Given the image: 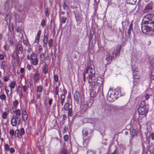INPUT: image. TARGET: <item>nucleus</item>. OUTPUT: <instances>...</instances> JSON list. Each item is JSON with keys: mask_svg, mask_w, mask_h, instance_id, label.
I'll list each match as a JSON object with an SVG mask.
<instances>
[{"mask_svg": "<svg viewBox=\"0 0 154 154\" xmlns=\"http://www.w3.org/2000/svg\"><path fill=\"white\" fill-rule=\"evenodd\" d=\"M95 71L94 66L91 65L88 66L85 71H84L83 76L84 82L86 81V78L88 80L89 83H92L95 82L96 81L95 77Z\"/></svg>", "mask_w": 154, "mask_h": 154, "instance_id": "nucleus-1", "label": "nucleus"}, {"mask_svg": "<svg viewBox=\"0 0 154 154\" xmlns=\"http://www.w3.org/2000/svg\"><path fill=\"white\" fill-rule=\"evenodd\" d=\"M121 91V88L120 87H117L114 90H112L111 88H110L106 95L107 100L110 102L114 101L119 96H122Z\"/></svg>", "mask_w": 154, "mask_h": 154, "instance_id": "nucleus-2", "label": "nucleus"}, {"mask_svg": "<svg viewBox=\"0 0 154 154\" xmlns=\"http://www.w3.org/2000/svg\"><path fill=\"white\" fill-rule=\"evenodd\" d=\"M93 132V130L89 128H84L82 130V133L84 141L83 145L85 147L88 146L89 141V139L91 138V134Z\"/></svg>", "mask_w": 154, "mask_h": 154, "instance_id": "nucleus-3", "label": "nucleus"}, {"mask_svg": "<svg viewBox=\"0 0 154 154\" xmlns=\"http://www.w3.org/2000/svg\"><path fill=\"white\" fill-rule=\"evenodd\" d=\"M104 80L101 77H98L97 79V85H95L97 86L98 93L99 94V97L100 98L103 99L104 97L103 92V86Z\"/></svg>", "mask_w": 154, "mask_h": 154, "instance_id": "nucleus-4", "label": "nucleus"}, {"mask_svg": "<svg viewBox=\"0 0 154 154\" xmlns=\"http://www.w3.org/2000/svg\"><path fill=\"white\" fill-rule=\"evenodd\" d=\"M154 21V15L149 14L144 16L143 20L142 23L151 25Z\"/></svg>", "mask_w": 154, "mask_h": 154, "instance_id": "nucleus-5", "label": "nucleus"}, {"mask_svg": "<svg viewBox=\"0 0 154 154\" xmlns=\"http://www.w3.org/2000/svg\"><path fill=\"white\" fill-rule=\"evenodd\" d=\"M141 29L143 33L151 35L154 34V31L151 25L142 23Z\"/></svg>", "mask_w": 154, "mask_h": 154, "instance_id": "nucleus-6", "label": "nucleus"}, {"mask_svg": "<svg viewBox=\"0 0 154 154\" xmlns=\"http://www.w3.org/2000/svg\"><path fill=\"white\" fill-rule=\"evenodd\" d=\"M145 106L144 102H142L140 104L138 110V112L139 114L145 115V116L146 115L148 112V110L146 109Z\"/></svg>", "mask_w": 154, "mask_h": 154, "instance_id": "nucleus-7", "label": "nucleus"}, {"mask_svg": "<svg viewBox=\"0 0 154 154\" xmlns=\"http://www.w3.org/2000/svg\"><path fill=\"white\" fill-rule=\"evenodd\" d=\"M132 69L133 71V75L134 79V84H135V82H136V80L138 79L140 77L139 75V72L137 71V69L135 66H132Z\"/></svg>", "mask_w": 154, "mask_h": 154, "instance_id": "nucleus-8", "label": "nucleus"}, {"mask_svg": "<svg viewBox=\"0 0 154 154\" xmlns=\"http://www.w3.org/2000/svg\"><path fill=\"white\" fill-rule=\"evenodd\" d=\"M21 118L14 116V115L12 116L11 117V124L13 126H16L17 125L20 124Z\"/></svg>", "mask_w": 154, "mask_h": 154, "instance_id": "nucleus-9", "label": "nucleus"}, {"mask_svg": "<svg viewBox=\"0 0 154 154\" xmlns=\"http://www.w3.org/2000/svg\"><path fill=\"white\" fill-rule=\"evenodd\" d=\"M91 88L90 89L91 91L90 93L91 97H96L97 94L99 95L98 93H97L95 91V90L97 89V86L95 85V82H93L91 84Z\"/></svg>", "mask_w": 154, "mask_h": 154, "instance_id": "nucleus-10", "label": "nucleus"}, {"mask_svg": "<svg viewBox=\"0 0 154 154\" xmlns=\"http://www.w3.org/2000/svg\"><path fill=\"white\" fill-rule=\"evenodd\" d=\"M29 60L31 64L33 66H36L38 64V60L36 55L35 54L29 57Z\"/></svg>", "mask_w": 154, "mask_h": 154, "instance_id": "nucleus-11", "label": "nucleus"}, {"mask_svg": "<svg viewBox=\"0 0 154 154\" xmlns=\"http://www.w3.org/2000/svg\"><path fill=\"white\" fill-rule=\"evenodd\" d=\"M121 47H117L116 49H115L112 53V57L114 58L119 55L120 54Z\"/></svg>", "mask_w": 154, "mask_h": 154, "instance_id": "nucleus-12", "label": "nucleus"}, {"mask_svg": "<svg viewBox=\"0 0 154 154\" xmlns=\"http://www.w3.org/2000/svg\"><path fill=\"white\" fill-rule=\"evenodd\" d=\"M24 133L25 131L23 128H21L20 131L18 129H17L15 132V136L19 138H21L23 134Z\"/></svg>", "mask_w": 154, "mask_h": 154, "instance_id": "nucleus-13", "label": "nucleus"}, {"mask_svg": "<svg viewBox=\"0 0 154 154\" xmlns=\"http://www.w3.org/2000/svg\"><path fill=\"white\" fill-rule=\"evenodd\" d=\"M34 72L35 73L33 75V79L34 82H37L40 79V74L38 71L37 70H34Z\"/></svg>", "mask_w": 154, "mask_h": 154, "instance_id": "nucleus-14", "label": "nucleus"}, {"mask_svg": "<svg viewBox=\"0 0 154 154\" xmlns=\"http://www.w3.org/2000/svg\"><path fill=\"white\" fill-rule=\"evenodd\" d=\"M12 0H8L5 4V9L8 10L12 7Z\"/></svg>", "mask_w": 154, "mask_h": 154, "instance_id": "nucleus-15", "label": "nucleus"}, {"mask_svg": "<svg viewBox=\"0 0 154 154\" xmlns=\"http://www.w3.org/2000/svg\"><path fill=\"white\" fill-rule=\"evenodd\" d=\"M11 113L12 114L15 113V115H14V116L19 118H20L21 112L20 109H19L15 108V110H13V111H11Z\"/></svg>", "mask_w": 154, "mask_h": 154, "instance_id": "nucleus-16", "label": "nucleus"}, {"mask_svg": "<svg viewBox=\"0 0 154 154\" xmlns=\"http://www.w3.org/2000/svg\"><path fill=\"white\" fill-rule=\"evenodd\" d=\"M22 118L23 120L26 122L27 120L28 115L25 109H23L22 110Z\"/></svg>", "mask_w": 154, "mask_h": 154, "instance_id": "nucleus-17", "label": "nucleus"}, {"mask_svg": "<svg viewBox=\"0 0 154 154\" xmlns=\"http://www.w3.org/2000/svg\"><path fill=\"white\" fill-rule=\"evenodd\" d=\"M153 3L151 2L147 4L145 7V10L148 11H149L153 9Z\"/></svg>", "mask_w": 154, "mask_h": 154, "instance_id": "nucleus-18", "label": "nucleus"}, {"mask_svg": "<svg viewBox=\"0 0 154 154\" xmlns=\"http://www.w3.org/2000/svg\"><path fill=\"white\" fill-rule=\"evenodd\" d=\"M132 56L133 58L137 59L140 55L138 51L134 49L133 50L132 52Z\"/></svg>", "mask_w": 154, "mask_h": 154, "instance_id": "nucleus-19", "label": "nucleus"}, {"mask_svg": "<svg viewBox=\"0 0 154 154\" xmlns=\"http://www.w3.org/2000/svg\"><path fill=\"white\" fill-rule=\"evenodd\" d=\"M27 56L26 57L27 59H29V57L35 54L32 49L31 48H29L27 51Z\"/></svg>", "mask_w": 154, "mask_h": 154, "instance_id": "nucleus-20", "label": "nucleus"}, {"mask_svg": "<svg viewBox=\"0 0 154 154\" xmlns=\"http://www.w3.org/2000/svg\"><path fill=\"white\" fill-rule=\"evenodd\" d=\"M16 50L18 53L22 54L23 51V47L20 44H18L16 47Z\"/></svg>", "mask_w": 154, "mask_h": 154, "instance_id": "nucleus-21", "label": "nucleus"}, {"mask_svg": "<svg viewBox=\"0 0 154 154\" xmlns=\"http://www.w3.org/2000/svg\"><path fill=\"white\" fill-rule=\"evenodd\" d=\"M80 97V94L79 93L78 91H76L74 94V98L75 100L77 102H79V100Z\"/></svg>", "mask_w": 154, "mask_h": 154, "instance_id": "nucleus-22", "label": "nucleus"}, {"mask_svg": "<svg viewBox=\"0 0 154 154\" xmlns=\"http://www.w3.org/2000/svg\"><path fill=\"white\" fill-rule=\"evenodd\" d=\"M17 91V94L20 97H22L23 96L22 88L20 86H18Z\"/></svg>", "mask_w": 154, "mask_h": 154, "instance_id": "nucleus-23", "label": "nucleus"}, {"mask_svg": "<svg viewBox=\"0 0 154 154\" xmlns=\"http://www.w3.org/2000/svg\"><path fill=\"white\" fill-rule=\"evenodd\" d=\"M15 8L17 10L22 11L24 9V6L23 4H19L17 6H16Z\"/></svg>", "mask_w": 154, "mask_h": 154, "instance_id": "nucleus-24", "label": "nucleus"}, {"mask_svg": "<svg viewBox=\"0 0 154 154\" xmlns=\"http://www.w3.org/2000/svg\"><path fill=\"white\" fill-rule=\"evenodd\" d=\"M113 59L112 57V56H110L109 54L107 55L106 57L105 60L107 61L106 63L108 64Z\"/></svg>", "mask_w": 154, "mask_h": 154, "instance_id": "nucleus-25", "label": "nucleus"}, {"mask_svg": "<svg viewBox=\"0 0 154 154\" xmlns=\"http://www.w3.org/2000/svg\"><path fill=\"white\" fill-rule=\"evenodd\" d=\"M16 85V82L14 81H12L11 84L10 85L9 87L11 88V93L10 94L12 93V89H13L14 88L15 85Z\"/></svg>", "mask_w": 154, "mask_h": 154, "instance_id": "nucleus-26", "label": "nucleus"}, {"mask_svg": "<svg viewBox=\"0 0 154 154\" xmlns=\"http://www.w3.org/2000/svg\"><path fill=\"white\" fill-rule=\"evenodd\" d=\"M60 103L61 105L63 106L66 97L65 95V94H61L60 95Z\"/></svg>", "mask_w": 154, "mask_h": 154, "instance_id": "nucleus-27", "label": "nucleus"}, {"mask_svg": "<svg viewBox=\"0 0 154 154\" xmlns=\"http://www.w3.org/2000/svg\"><path fill=\"white\" fill-rule=\"evenodd\" d=\"M137 0H126V2L128 4L134 5L136 2Z\"/></svg>", "mask_w": 154, "mask_h": 154, "instance_id": "nucleus-28", "label": "nucleus"}, {"mask_svg": "<svg viewBox=\"0 0 154 154\" xmlns=\"http://www.w3.org/2000/svg\"><path fill=\"white\" fill-rule=\"evenodd\" d=\"M63 108L66 111L68 109H70L72 107H70V105L68 103H66L64 105Z\"/></svg>", "mask_w": 154, "mask_h": 154, "instance_id": "nucleus-29", "label": "nucleus"}, {"mask_svg": "<svg viewBox=\"0 0 154 154\" xmlns=\"http://www.w3.org/2000/svg\"><path fill=\"white\" fill-rule=\"evenodd\" d=\"M8 113L6 112H4L2 113V116L3 119H6L7 118Z\"/></svg>", "mask_w": 154, "mask_h": 154, "instance_id": "nucleus-30", "label": "nucleus"}, {"mask_svg": "<svg viewBox=\"0 0 154 154\" xmlns=\"http://www.w3.org/2000/svg\"><path fill=\"white\" fill-rule=\"evenodd\" d=\"M67 111H68L67 114L68 116H71L72 114V108L68 109Z\"/></svg>", "mask_w": 154, "mask_h": 154, "instance_id": "nucleus-31", "label": "nucleus"}, {"mask_svg": "<svg viewBox=\"0 0 154 154\" xmlns=\"http://www.w3.org/2000/svg\"><path fill=\"white\" fill-rule=\"evenodd\" d=\"M43 70L44 73L46 74L47 73L48 70V66L47 65H45L44 66Z\"/></svg>", "mask_w": 154, "mask_h": 154, "instance_id": "nucleus-32", "label": "nucleus"}, {"mask_svg": "<svg viewBox=\"0 0 154 154\" xmlns=\"http://www.w3.org/2000/svg\"><path fill=\"white\" fill-rule=\"evenodd\" d=\"M48 39V37L47 35H44V39L43 40V42L44 46H45V45H46Z\"/></svg>", "mask_w": 154, "mask_h": 154, "instance_id": "nucleus-33", "label": "nucleus"}, {"mask_svg": "<svg viewBox=\"0 0 154 154\" xmlns=\"http://www.w3.org/2000/svg\"><path fill=\"white\" fill-rule=\"evenodd\" d=\"M132 30V25L130 24L129 26V28L128 29V34L129 35L131 34V31Z\"/></svg>", "mask_w": 154, "mask_h": 154, "instance_id": "nucleus-34", "label": "nucleus"}, {"mask_svg": "<svg viewBox=\"0 0 154 154\" xmlns=\"http://www.w3.org/2000/svg\"><path fill=\"white\" fill-rule=\"evenodd\" d=\"M19 104V102L17 100H15L13 102V105L15 108H17Z\"/></svg>", "mask_w": 154, "mask_h": 154, "instance_id": "nucleus-35", "label": "nucleus"}, {"mask_svg": "<svg viewBox=\"0 0 154 154\" xmlns=\"http://www.w3.org/2000/svg\"><path fill=\"white\" fill-rule=\"evenodd\" d=\"M10 148V146L8 144H5L4 149L6 151H8Z\"/></svg>", "mask_w": 154, "mask_h": 154, "instance_id": "nucleus-36", "label": "nucleus"}, {"mask_svg": "<svg viewBox=\"0 0 154 154\" xmlns=\"http://www.w3.org/2000/svg\"><path fill=\"white\" fill-rule=\"evenodd\" d=\"M132 135L133 137L137 136V131L134 129H133L132 131Z\"/></svg>", "mask_w": 154, "mask_h": 154, "instance_id": "nucleus-37", "label": "nucleus"}, {"mask_svg": "<svg viewBox=\"0 0 154 154\" xmlns=\"http://www.w3.org/2000/svg\"><path fill=\"white\" fill-rule=\"evenodd\" d=\"M42 87L41 86H38L37 87V92L41 93L42 91Z\"/></svg>", "mask_w": 154, "mask_h": 154, "instance_id": "nucleus-38", "label": "nucleus"}, {"mask_svg": "<svg viewBox=\"0 0 154 154\" xmlns=\"http://www.w3.org/2000/svg\"><path fill=\"white\" fill-rule=\"evenodd\" d=\"M0 99L2 100H6V96L4 94H2L0 95Z\"/></svg>", "mask_w": 154, "mask_h": 154, "instance_id": "nucleus-39", "label": "nucleus"}, {"mask_svg": "<svg viewBox=\"0 0 154 154\" xmlns=\"http://www.w3.org/2000/svg\"><path fill=\"white\" fill-rule=\"evenodd\" d=\"M67 19V18L65 16H63L61 19V22L62 23H64Z\"/></svg>", "mask_w": 154, "mask_h": 154, "instance_id": "nucleus-40", "label": "nucleus"}, {"mask_svg": "<svg viewBox=\"0 0 154 154\" xmlns=\"http://www.w3.org/2000/svg\"><path fill=\"white\" fill-rule=\"evenodd\" d=\"M86 154H96L95 152L91 150H88L86 152Z\"/></svg>", "mask_w": 154, "mask_h": 154, "instance_id": "nucleus-41", "label": "nucleus"}, {"mask_svg": "<svg viewBox=\"0 0 154 154\" xmlns=\"http://www.w3.org/2000/svg\"><path fill=\"white\" fill-rule=\"evenodd\" d=\"M68 7L66 4V3L64 2L63 3V8L64 10H67L68 9Z\"/></svg>", "mask_w": 154, "mask_h": 154, "instance_id": "nucleus-42", "label": "nucleus"}, {"mask_svg": "<svg viewBox=\"0 0 154 154\" xmlns=\"http://www.w3.org/2000/svg\"><path fill=\"white\" fill-rule=\"evenodd\" d=\"M9 134L12 136L15 135V132L13 129H10L9 130Z\"/></svg>", "mask_w": 154, "mask_h": 154, "instance_id": "nucleus-43", "label": "nucleus"}, {"mask_svg": "<svg viewBox=\"0 0 154 154\" xmlns=\"http://www.w3.org/2000/svg\"><path fill=\"white\" fill-rule=\"evenodd\" d=\"M57 154H68L67 151L66 149H63L60 153Z\"/></svg>", "mask_w": 154, "mask_h": 154, "instance_id": "nucleus-44", "label": "nucleus"}, {"mask_svg": "<svg viewBox=\"0 0 154 154\" xmlns=\"http://www.w3.org/2000/svg\"><path fill=\"white\" fill-rule=\"evenodd\" d=\"M6 66V63L4 61H3L2 62V66L1 68V69H3L4 71V68Z\"/></svg>", "mask_w": 154, "mask_h": 154, "instance_id": "nucleus-45", "label": "nucleus"}, {"mask_svg": "<svg viewBox=\"0 0 154 154\" xmlns=\"http://www.w3.org/2000/svg\"><path fill=\"white\" fill-rule=\"evenodd\" d=\"M52 43H53V40L51 39H50L48 42L49 46L50 48L52 47Z\"/></svg>", "mask_w": 154, "mask_h": 154, "instance_id": "nucleus-46", "label": "nucleus"}, {"mask_svg": "<svg viewBox=\"0 0 154 154\" xmlns=\"http://www.w3.org/2000/svg\"><path fill=\"white\" fill-rule=\"evenodd\" d=\"M15 17L16 21L17 22H20V19L19 16L18 15H15Z\"/></svg>", "mask_w": 154, "mask_h": 154, "instance_id": "nucleus-47", "label": "nucleus"}, {"mask_svg": "<svg viewBox=\"0 0 154 154\" xmlns=\"http://www.w3.org/2000/svg\"><path fill=\"white\" fill-rule=\"evenodd\" d=\"M22 89L24 92H26L27 90V87L26 85H22Z\"/></svg>", "mask_w": 154, "mask_h": 154, "instance_id": "nucleus-48", "label": "nucleus"}, {"mask_svg": "<svg viewBox=\"0 0 154 154\" xmlns=\"http://www.w3.org/2000/svg\"><path fill=\"white\" fill-rule=\"evenodd\" d=\"M151 78L152 79L154 80V69L152 70L151 71Z\"/></svg>", "mask_w": 154, "mask_h": 154, "instance_id": "nucleus-49", "label": "nucleus"}, {"mask_svg": "<svg viewBox=\"0 0 154 154\" xmlns=\"http://www.w3.org/2000/svg\"><path fill=\"white\" fill-rule=\"evenodd\" d=\"M41 25L43 27H44V26L45 25V20L44 19L42 20L41 24Z\"/></svg>", "mask_w": 154, "mask_h": 154, "instance_id": "nucleus-50", "label": "nucleus"}, {"mask_svg": "<svg viewBox=\"0 0 154 154\" xmlns=\"http://www.w3.org/2000/svg\"><path fill=\"white\" fill-rule=\"evenodd\" d=\"M9 31L11 32H12L14 30V27L12 25H11L9 26Z\"/></svg>", "mask_w": 154, "mask_h": 154, "instance_id": "nucleus-51", "label": "nucleus"}, {"mask_svg": "<svg viewBox=\"0 0 154 154\" xmlns=\"http://www.w3.org/2000/svg\"><path fill=\"white\" fill-rule=\"evenodd\" d=\"M9 151L10 153H14L15 152V150L13 147H11L10 148Z\"/></svg>", "mask_w": 154, "mask_h": 154, "instance_id": "nucleus-52", "label": "nucleus"}, {"mask_svg": "<svg viewBox=\"0 0 154 154\" xmlns=\"http://www.w3.org/2000/svg\"><path fill=\"white\" fill-rule=\"evenodd\" d=\"M27 83L28 84L27 87L29 88H30L33 86L32 83V82H30L28 81Z\"/></svg>", "mask_w": 154, "mask_h": 154, "instance_id": "nucleus-53", "label": "nucleus"}, {"mask_svg": "<svg viewBox=\"0 0 154 154\" xmlns=\"http://www.w3.org/2000/svg\"><path fill=\"white\" fill-rule=\"evenodd\" d=\"M48 8H46L45 9V15L47 17H48L49 15V14L48 13Z\"/></svg>", "mask_w": 154, "mask_h": 154, "instance_id": "nucleus-54", "label": "nucleus"}, {"mask_svg": "<svg viewBox=\"0 0 154 154\" xmlns=\"http://www.w3.org/2000/svg\"><path fill=\"white\" fill-rule=\"evenodd\" d=\"M149 150L152 152H154V145L151 146L149 148Z\"/></svg>", "mask_w": 154, "mask_h": 154, "instance_id": "nucleus-55", "label": "nucleus"}, {"mask_svg": "<svg viewBox=\"0 0 154 154\" xmlns=\"http://www.w3.org/2000/svg\"><path fill=\"white\" fill-rule=\"evenodd\" d=\"M5 20L6 21H10L11 19L10 18V16L9 15L7 14L6 15V17H5Z\"/></svg>", "mask_w": 154, "mask_h": 154, "instance_id": "nucleus-56", "label": "nucleus"}, {"mask_svg": "<svg viewBox=\"0 0 154 154\" xmlns=\"http://www.w3.org/2000/svg\"><path fill=\"white\" fill-rule=\"evenodd\" d=\"M23 44L26 46H27L29 45V43L27 40H23Z\"/></svg>", "mask_w": 154, "mask_h": 154, "instance_id": "nucleus-57", "label": "nucleus"}, {"mask_svg": "<svg viewBox=\"0 0 154 154\" xmlns=\"http://www.w3.org/2000/svg\"><path fill=\"white\" fill-rule=\"evenodd\" d=\"M9 79V77L8 76L6 75L5 76L4 78V81L5 82H7Z\"/></svg>", "mask_w": 154, "mask_h": 154, "instance_id": "nucleus-58", "label": "nucleus"}, {"mask_svg": "<svg viewBox=\"0 0 154 154\" xmlns=\"http://www.w3.org/2000/svg\"><path fill=\"white\" fill-rule=\"evenodd\" d=\"M75 18L76 20V21H78L79 20L78 18L80 17H81L78 14H75Z\"/></svg>", "mask_w": 154, "mask_h": 154, "instance_id": "nucleus-59", "label": "nucleus"}, {"mask_svg": "<svg viewBox=\"0 0 154 154\" xmlns=\"http://www.w3.org/2000/svg\"><path fill=\"white\" fill-rule=\"evenodd\" d=\"M58 91H59V88L57 86L55 88V94L56 95H58Z\"/></svg>", "mask_w": 154, "mask_h": 154, "instance_id": "nucleus-60", "label": "nucleus"}, {"mask_svg": "<svg viewBox=\"0 0 154 154\" xmlns=\"http://www.w3.org/2000/svg\"><path fill=\"white\" fill-rule=\"evenodd\" d=\"M4 49L5 51H8L9 49L8 46L6 45L5 44L3 46Z\"/></svg>", "mask_w": 154, "mask_h": 154, "instance_id": "nucleus-61", "label": "nucleus"}, {"mask_svg": "<svg viewBox=\"0 0 154 154\" xmlns=\"http://www.w3.org/2000/svg\"><path fill=\"white\" fill-rule=\"evenodd\" d=\"M78 19L79 20L78 21L77 20V21H76V22L77 24H79L81 23V21L82 20V17H80L79 18H78Z\"/></svg>", "mask_w": 154, "mask_h": 154, "instance_id": "nucleus-62", "label": "nucleus"}, {"mask_svg": "<svg viewBox=\"0 0 154 154\" xmlns=\"http://www.w3.org/2000/svg\"><path fill=\"white\" fill-rule=\"evenodd\" d=\"M54 79L56 82H57L58 81V77L57 75H55L54 76Z\"/></svg>", "mask_w": 154, "mask_h": 154, "instance_id": "nucleus-63", "label": "nucleus"}, {"mask_svg": "<svg viewBox=\"0 0 154 154\" xmlns=\"http://www.w3.org/2000/svg\"><path fill=\"white\" fill-rule=\"evenodd\" d=\"M26 68L29 70L30 71L31 69L32 66L29 64H28Z\"/></svg>", "mask_w": 154, "mask_h": 154, "instance_id": "nucleus-64", "label": "nucleus"}]
</instances>
